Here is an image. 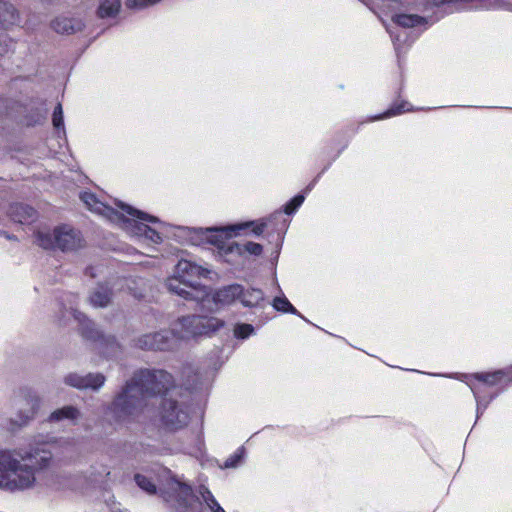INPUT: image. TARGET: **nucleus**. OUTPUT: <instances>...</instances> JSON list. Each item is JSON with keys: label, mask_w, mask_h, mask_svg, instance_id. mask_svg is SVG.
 I'll list each match as a JSON object with an SVG mask.
<instances>
[{"label": "nucleus", "mask_w": 512, "mask_h": 512, "mask_svg": "<svg viewBox=\"0 0 512 512\" xmlns=\"http://www.w3.org/2000/svg\"><path fill=\"white\" fill-rule=\"evenodd\" d=\"M83 379V390L91 389L93 391H98L106 381V377L102 373H88L83 375Z\"/></svg>", "instance_id": "obj_23"}, {"label": "nucleus", "mask_w": 512, "mask_h": 512, "mask_svg": "<svg viewBox=\"0 0 512 512\" xmlns=\"http://www.w3.org/2000/svg\"><path fill=\"white\" fill-rule=\"evenodd\" d=\"M167 501L179 512H196L199 506V499L191 487L176 480L170 483Z\"/></svg>", "instance_id": "obj_7"}, {"label": "nucleus", "mask_w": 512, "mask_h": 512, "mask_svg": "<svg viewBox=\"0 0 512 512\" xmlns=\"http://www.w3.org/2000/svg\"><path fill=\"white\" fill-rule=\"evenodd\" d=\"M393 21L404 28H412L427 23L426 18L416 14H398L393 17Z\"/></svg>", "instance_id": "obj_21"}, {"label": "nucleus", "mask_w": 512, "mask_h": 512, "mask_svg": "<svg viewBox=\"0 0 512 512\" xmlns=\"http://www.w3.org/2000/svg\"><path fill=\"white\" fill-rule=\"evenodd\" d=\"M264 299V294L260 289H247L242 288L240 301L244 306L254 307L257 306Z\"/></svg>", "instance_id": "obj_22"}, {"label": "nucleus", "mask_w": 512, "mask_h": 512, "mask_svg": "<svg viewBox=\"0 0 512 512\" xmlns=\"http://www.w3.org/2000/svg\"><path fill=\"white\" fill-rule=\"evenodd\" d=\"M242 250L248 252L249 254L258 256L262 253V246L255 242H247L242 245Z\"/></svg>", "instance_id": "obj_32"}, {"label": "nucleus", "mask_w": 512, "mask_h": 512, "mask_svg": "<svg viewBox=\"0 0 512 512\" xmlns=\"http://www.w3.org/2000/svg\"><path fill=\"white\" fill-rule=\"evenodd\" d=\"M173 377L164 370H141L118 393L108 407L116 422L136 418L145 406V397L167 391L173 385Z\"/></svg>", "instance_id": "obj_1"}, {"label": "nucleus", "mask_w": 512, "mask_h": 512, "mask_svg": "<svg viewBox=\"0 0 512 512\" xmlns=\"http://www.w3.org/2000/svg\"><path fill=\"white\" fill-rule=\"evenodd\" d=\"M242 293V286L235 284L224 287L223 289L218 290L212 297L208 294V301L206 303H213L214 305L218 304H230L236 299H240Z\"/></svg>", "instance_id": "obj_15"}, {"label": "nucleus", "mask_w": 512, "mask_h": 512, "mask_svg": "<svg viewBox=\"0 0 512 512\" xmlns=\"http://www.w3.org/2000/svg\"><path fill=\"white\" fill-rule=\"evenodd\" d=\"M120 8V0H103L98 9L101 18L114 16Z\"/></svg>", "instance_id": "obj_24"}, {"label": "nucleus", "mask_w": 512, "mask_h": 512, "mask_svg": "<svg viewBox=\"0 0 512 512\" xmlns=\"http://www.w3.org/2000/svg\"><path fill=\"white\" fill-rule=\"evenodd\" d=\"M273 307L278 311L290 312L292 314L297 313V310L295 309V307L285 297L274 298Z\"/></svg>", "instance_id": "obj_26"}, {"label": "nucleus", "mask_w": 512, "mask_h": 512, "mask_svg": "<svg viewBox=\"0 0 512 512\" xmlns=\"http://www.w3.org/2000/svg\"><path fill=\"white\" fill-rule=\"evenodd\" d=\"M166 286L170 292L186 300L201 302L203 307H205V301L209 300L206 287H188V284L176 275L167 279Z\"/></svg>", "instance_id": "obj_10"}, {"label": "nucleus", "mask_w": 512, "mask_h": 512, "mask_svg": "<svg viewBox=\"0 0 512 512\" xmlns=\"http://www.w3.org/2000/svg\"><path fill=\"white\" fill-rule=\"evenodd\" d=\"M80 416L81 413L78 408L74 406H64L52 412L49 419L55 422L62 420L76 421Z\"/></svg>", "instance_id": "obj_20"}, {"label": "nucleus", "mask_w": 512, "mask_h": 512, "mask_svg": "<svg viewBox=\"0 0 512 512\" xmlns=\"http://www.w3.org/2000/svg\"><path fill=\"white\" fill-rule=\"evenodd\" d=\"M9 215L11 219L18 223H30L36 219V211L24 204H13L9 208Z\"/></svg>", "instance_id": "obj_17"}, {"label": "nucleus", "mask_w": 512, "mask_h": 512, "mask_svg": "<svg viewBox=\"0 0 512 512\" xmlns=\"http://www.w3.org/2000/svg\"><path fill=\"white\" fill-rule=\"evenodd\" d=\"M265 226H266L265 223H260V224L256 225L253 228V233L256 235H260L264 231Z\"/></svg>", "instance_id": "obj_36"}, {"label": "nucleus", "mask_w": 512, "mask_h": 512, "mask_svg": "<svg viewBox=\"0 0 512 512\" xmlns=\"http://www.w3.org/2000/svg\"><path fill=\"white\" fill-rule=\"evenodd\" d=\"M52 123L55 128H63L64 121H63V109L62 105L58 103L53 111L52 115Z\"/></svg>", "instance_id": "obj_29"}, {"label": "nucleus", "mask_w": 512, "mask_h": 512, "mask_svg": "<svg viewBox=\"0 0 512 512\" xmlns=\"http://www.w3.org/2000/svg\"><path fill=\"white\" fill-rule=\"evenodd\" d=\"M190 407L183 401L172 397L162 400L160 417L163 425L169 430H178L185 427L190 420Z\"/></svg>", "instance_id": "obj_6"}, {"label": "nucleus", "mask_w": 512, "mask_h": 512, "mask_svg": "<svg viewBox=\"0 0 512 512\" xmlns=\"http://www.w3.org/2000/svg\"><path fill=\"white\" fill-rule=\"evenodd\" d=\"M144 237L151 240L154 243H159L162 241V238H161L159 232H157L155 229H153L151 227H148Z\"/></svg>", "instance_id": "obj_33"}, {"label": "nucleus", "mask_w": 512, "mask_h": 512, "mask_svg": "<svg viewBox=\"0 0 512 512\" xmlns=\"http://www.w3.org/2000/svg\"><path fill=\"white\" fill-rule=\"evenodd\" d=\"M484 2V0H482V3Z\"/></svg>", "instance_id": "obj_38"}, {"label": "nucleus", "mask_w": 512, "mask_h": 512, "mask_svg": "<svg viewBox=\"0 0 512 512\" xmlns=\"http://www.w3.org/2000/svg\"><path fill=\"white\" fill-rule=\"evenodd\" d=\"M208 271L187 260H180L176 267L174 275L185 281L188 287H202L198 280L206 275Z\"/></svg>", "instance_id": "obj_12"}, {"label": "nucleus", "mask_w": 512, "mask_h": 512, "mask_svg": "<svg viewBox=\"0 0 512 512\" xmlns=\"http://www.w3.org/2000/svg\"><path fill=\"white\" fill-rule=\"evenodd\" d=\"M111 291L106 286H98L89 296V301L94 307H106L111 301Z\"/></svg>", "instance_id": "obj_19"}, {"label": "nucleus", "mask_w": 512, "mask_h": 512, "mask_svg": "<svg viewBox=\"0 0 512 512\" xmlns=\"http://www.w3.org/2000/svg\"><path fill=\"white\" fill-rule=\"evenodd\" d=\"M512 384V366L493 372L482 373V401L483 394L489 395L490 403L501 391Z\"/></svg>", "instance_id": "obj_8"}, {"label": "nucleus", "mask_w": 512, "mask_h": 512, "mask_svg": "<svg viewBox=\"0 0 512 512\" xmlns=\"http://www.w3.org/2000/svg\"><path fill=\"white\" fill-rule=\"evenodd\" d=\"M135 481L137 485L144 491L153 494L156 492V486L155 484L146 476L141 474L135 475Z\"/></svg>", "instance_id": "obj_27"}, {"label": "nucleus", "mask_w": 512, "mask_h": 512, "mask_svg": "<svg viewBox=\"0 0 512 512\" xmlns=\"http://www.w3.org/2000/svg\"><path fill=\"white\" fill-rule=\"evenodd\" d=\"M21 409L16 418L11 419V424L16 427L26 425L31 420L39 407V399L36 396H29L21 401Z\"/></svg>", "instance_id": "obj_14"}, {"label": "nucleus", "mask_w": 512, "mask_h": 512, "mask_svg": "<svg viewBox=\"0 0 512 512\" xmlns=\"http://www.w3.org/2000/svg\"><path fill=\"white\" fill-rule=\"evenodd\" d=\"M80 199L92 212L103 215L110 221H113V219H120L119 211L99 201L94 194L90 192H83L80 194Z\"/></svg>", "instance_id": "obj_13"}, {"label": "nucleus", "mask_w": 512, "mask_h": 512, "mask_svg": "<svg viewBox=\"0 0 512 512\" xmlns=\"http://www.w3.org/2000/svg\"><path fill=\"white\" fill-rule=\"evenodd\" d=\"M239 459H240L239 455H234V456L230 457L229 459L226 460L225 467L229 468V467L236 466Z\"/></svg>", "instance_id": "obj_35"}, {"label": "nucleus", "mask_w": 512, "mask_h": 512, "mask_svg": "<svg viewBox=\"0 0 512 512\" xmlns=\"http://www.w3.org/2000/svg\"><path fill=\"white\" fill-rule=\"evenodd\" d=\"M51 445H40L30 452L0 451V488L15 491L29 489L36 481L35 473L50 466Z\"/></svg>", "instance_id": "obj_2"}, {"label": "nucleus", "mask_w": 512, "mask_h": 512, "mask_svg": "<svg viewBox=\"0 0 512 512\" xmlns=\"http://www.w3.org/2000/svg\"><path fill=\"white\" fill-rule=\"evenodd\" d=\"M234 332L237 337L246 338L253 332V327L250 324H239Z\"/></svg>", "instance_id": "obj_31"}, {"label": "nucleus", "mask_w": 512, "mask_h": 512, "mask_svg": "<svg viewBox=\"0 0 512 512\" xmlns=\"http://www.w3.org/2000/svg\"><path fill=\"white\" fill-rule=\"evenodd\" d=\"M116 205L121 209V212H119L120 219H113L112 222L117 223L131 235L144 237L149 227L144 222H158L156 217L137 210L130 205H126L121 201L116 202Z\"/></svg>", "instance_id": "obj_5"}, {"label": "nucleus", "mask_w": 512, "mask_h": 512, "mask_svg": "<svg viewBox=\"0 0 512 512\" xmlns=\"http://www.w3.org/2000/svg\"><path fill=\"white\" fill-rule=\"evenodd\" d=\"M200 493L211 512H225L208 489L203 488Z\"/></svg>", "instance_id": "obj_25"}, {"label": "nucleus", "mask_w": 512, "mask_h": 512, "mask_svg": "<svg viewBox=\"0 0 512 512\" xmlns=\"http://www.w3.org/2000/svg\"><path fill=\"white\" fill-rule=\"evenodd\" d=\"M224 326V321L216 317L187 315L172 323V334L176 340H190L210 335Z\"/></svg>", "instance_id": "obj_3"}, {"label": "nucleus", "mask_w": 512, "mask_h": 512, "mask_svg": "<svg viewBox=\"0 0 512 512\" xmlns=\"http://www.w3.org/2000/svg\"><path fill=\"white\" fill-rule=\"evenodd\" d=\"M19 13L12 4L0 0V25L8 29L19 23Z\"/></svg>", "instance_id": "obj_18"}, {"label": "nucleus", "mask_w": 512, "mask_h": 512, "mask_svg": "<svg viewBox=\"0 0 512 512\" xmlns=\"http://www.w3.org/2000/svg\"><path fill=\"white\" fill-rule=\"evenodd\" d=\"M176 344L172 329L146 333L135 340V345L143 350H171L176 347Z\"/></svg>", "instance_id": "obj_9"}, {"label": "nucleus", "mask_w": 512, "mask_h": 512, "mask_svg": "<svg viewBox=\"0 0 512 512\" xmlns=\"http://www.w3.org/2000/svg\"><path fill=\"white\" fill-rule=\"evenodd\" d=\"M239 459H240L239 455H234V456L230 457L229 459L226 460L225 467L229 468V467L236 466Z\"/></svg>", "instance_id": "obj_34"}, {"label": "nucleus", "mask_w": 512, "mask_h": 512, "mask_svg": "<svg viewBox=\"0 0 512 512\" xmlns=\"http://www.w3.org/2000/svg\"><path fill=\"white\" fill-rule=\"evenodd\" d=\"M401 112H402V110L400 108H397L396 110L391 109V110L387 111L386 116L396 115Z\"/></svg>", "instance_id": "obj_37"}, {"label": "nucleus", "mask_w": 512, "mask_h": 512, "mask_svg": "<svg viewBox=\"0 0 512 512\" xmlns=\"http://www.w3.org/2000/svg\"><path fill=\"white\" fill-rule=\"evenodd\" d=\"M35 236L37 245L44 249L72 251L80 248L83 242L80 232L68 225L58 226L53 231L41 230Z\"/></svg>", "instance_id": "obj_4"}, {"label": "nucleus", "mask_w": 512, "mask_h": 512, "mask_svg": "<svg viewBox=\"0 0 512 512\" xmlns=\"http://www.w3.org/2000/svg\"><path fill=\"white\" fill-rule=\"evenodd\" d=\"M83 26L81 20L67 17H58L51 23L52 29L60 34H72L81 31Z\"/></svg>", "instance_id": "obj_16"}, {"label": "nucleus", "mask_w": 512, "mask_h": 512, "mask_svg": "<svg viewBox=\"0 0 512 512\" xmlns=\"http://www.w3.org/2000/svg\"><path fill=\"white\" fill-rule=\"evenodd\" d=\"M70 314L79 322L81 335L90 341L98 343L99 347L104 345L114 346L116 344L113 336H105L95 328L94 323L86 318L84 314L77 309L71 308Z\"/></svg>", "instance_id": "obj_11"}, {"label": "nucleus", "mask_w": 512, "mask_h": 512, "mask_svg": "<svg viewBox=\"0 0 512 512\" xmlns=\"http://www.w3.org/2000/svg\"><path fill=\"white\" fill-rule=\"evenodd\" d=\"M304 201V196L297 195L285 205V213H293Z\"/></svg>", "instance_id": "obj_30"}, {"label": "nucleus", "mask_w": 512, "mask_h": 512, "mask_svg": "<svg viewBox=\"0 0 512 512\" xmlns=\"http://www.w3.org/2000/svg\"><path fill=\"white\" fill-rule=\"evenodd\" d=\"M83 375L77 373H69L64 377V383L73 388L83 390Z\"/></svg>", "instance_id": "obj_28"}]
</instances>
